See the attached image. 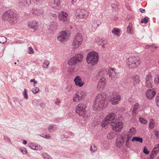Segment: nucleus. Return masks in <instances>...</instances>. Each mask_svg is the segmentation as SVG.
<instances>
[{"label": "nucleus", "mask_w": 159, "mask_h": 159, "mask_svg": "<svg viewBox=\"0 0 159 159\" xmlns=\"http://www.w3.org/2000/svg\"><path fill=\"white\" fill-rule=\"evenodd\" d=\"M152 81H146L145 85L146 86L149 88H151L152 87Z\"/></svg>", "instance_id": "37998d69"}, {"label": "nucleus", "mask_w": 159, "mask_h": 159, "mask_svg": "<svg viewBox=\"0 0 159 159\" xmlns=\"http://www.w3.org/2000/svg\"><path fill=\"white\" fill-rule=\"evenodd\" d=\"M51 18H53V20H55L57 18L56 15L55 14H51L50 15Z\"/></svg>", "instance_id": "052dcab7"}, {"label": "nucleus", "mask_w": 159, "mask_h": 159, "mask_svg": "<svg viewBox=\"0 0 159 159\" xmlns=\"http://www.w3.org/2000/svg\"><path fill=\"white\" fill-rule=\"evenodd\" d=\"M21 152L23 154H26L27 153V151L25 148H23L21 149Z\"/></svg>", "instance_id": "0e129e2a"}, {"label": "nucleus", "mask_w": 159, "mask_h": 159, "mask_svg": "<svg viewBox=\"0 0 159 159\" xmlns=\"http://www.w3.org/2000/svg\"><path fill=\"white\" fill-rule=\"evenodd\" d=\"M45 105V104L43 102H42L41 101L40 102L39 105V107H42L44 106Z\"/></svg>", "instance_id": "338daca9"}, {"label": "nucleus", "mask_w": 159, "mask_h": 159, "mask_svg": "<svg viewBox=\"0 0 159 159\" xmlns=\"http://www.w3.org/2000/svg\"><path fill=\"white\" fill-rule=\"evenodd\" d=\"M34 147V150H40L42 148V147L40 145L37 143L35 144Z\"/></svg>", "instance_id": "de8ad7c7"}, {"label": "nucleus", "mask_w": 159, "mask_h": 159, "mask_svg": "<svg viewBox=\"0 0 159 159\" xmlns=\"http://www.w3.org/2000/svg\"><path fill=\"white\" fill-rule=\"evenodd\" d=\"M143 152L146 154H148L149 153V152L148 150V149L146 148L145 147H144L143 150Z\"/></svg>", "instance_id": "e2e57ef3"}, {"label": "nucleus", "mask_w": 159, "mask_h": 159, "mask_svg": "<svg viewBox=\"0 0 159 159\" xmlns=\"http://www.w3.org/2000/svg\"><path fill=\"white\" fill-rule=\"evenodd\" d=\"M154 120L153 119H151L149 123V128L151 129H152L154 127Z\"/></svg>", "instance_id": "4c0bfd02"}, {"label": "nucleus", "mask_w": 159, "mask_h": 159, "mask_svg": "<svg viewBox=\"0 0 159 159\" xmlns=\"http://www.w3.org/2000/svg\"><path fill=\"white\" fill-rule=\"evenodd\" d=\"M92 30L94 32V31L96 30L97 27V25L96 24V22L95 21H93L92 23Z\"/></svg>", "instance_id": "c03bdc74"}, {"label": "nucleus", "mask_w": 159, "mask_h": 159, "mask_svg": "<svg viewBox=\"0 0 159 159\" xmlns=\"http://www.w3.org/2000/svg\"><path fill=\"white\" fill-rule=\"evenodd\" d=\"M68 14L65 12L62 11L58 15V18L60 20L62 21L63 22H65L67 21V19Z\"/></svg>", "instance_id": "dca6fc26"}, {"label": "nucleus", "mask_w": 159, "mask_h": 159, "mask_svg": "<svg viewBox=\"0 0 159 159\" xmlns=\"http://www.w3.org/2000/svg\"><path fill=\"white\" fill-rule=\"evenodd\" d=\"M35 144L34 143H30L28 144V146L30 148L34 150Z\"/></svg>", "instance_id": "603ef678"}, {"label": "nucleus", "mask_w": 159, "mask_h": 159, "mask_svg": "<svg viewBox=\"0 0 159 159\" xmlns=\"http://www.w3.org/2000/svg\"><path fill=\"white\" fill-rule=\"evenodd\" d=\"M41 102L40 99H34L32 102V104L33 105L37 107H39L40 102Z\"/></svg>", "instance_id": "c756f323"}, {"label": "nucleus", "mask_w": 159, "mask_h": 159, "mask_svg": "<svg viewBox=\"0 0 159 159\" xmlns=\"http://www.w3.org/2000/svg\"><path fill=\"white\" fill-rule=\"evenodd\" d=\"M98 55L97 52H91L88 54L86 60L88 64L94 66L98 62Z\"/></svg>", "instance_id": "423d86ee"}, {"label": "nucleus", "mask_w": 159, "mask_h": 159, "mask_svg": "<svg viewBox=\"0 0 159 159\" xmlns=\"http://www.w3.org/2000/svg\"><path fill=\"white\" fill-rule=\"evenodd\" d=\"M38 22L35 20H31L30 21L28 24V26L32 29L37 30L38 27Z\"/></svg>", "instance_id": "4be33fe9"}, {"label": "nucleus", "mask_w": 159, "mask_h": 159, "mask_svg": "<svg viewBox=\"0 0 159 159\" xmlns=\"http://www.w3.org/2000/svg\"><path fill=\"white\" fill-rule=\"evenodd\" d=\"M32 92L34 94H36L38 93L39 91V89L37 87H35L34 88H33L32 89Z\"/></svg>", "instance_id": "09e8293b"}, {"label": "nucleus", "mask_w": 159, "mask_h": 159, "mask_svg": "<svg viewBox=\"0 0 159 159\" xmlns=\"http://www.w3.org/2000/svg\"><path fill=\"white\" fill-rule=\"evenodd\" d=\"M132 25L131 23H129L128 26L127 28V32L128 33L132 34Z\"/></svg>", "instance_id": "c9c22d12"}, {"label": "nucleus", "mask_w": 159, "mask_h": 159, "mask_svg": "<svg viewBox=\"0 0 159 159\" xmlns=\"http://www.w3.org/2000/svg\"><path fill=\"white\" fill-rule=\"evenodd\" d=\"M37 4H40L42 3L43 0H32Z\"/></svg>", "instance_id": "13d9d810"}, {"label": "nucleus", "mask_w": 159, "mask_h": 159, "mask_svg": "<svg viewBox=\"0 0 159 159\" xmlns=\"http://www.w3.org/2000/svg\"><path fill=\"white\" fill-rule=\"evenodd\" d=\"M156 94V92L151 89H149L146 93V95L148 99H151L154 98Z\"/></svg>", "instance_id": "f3484780"}, {"label": "nucleus", "mask_w": 159, "mask_h": 159, "mask_svg": "<svg viewBox=\"0 0 159 159\" xmlns=\"http://www.w3.org/2000/svg\"><path fill=\"white\" fill-rule=\"evenodd\" d=\"M131 134H129L128 132H124L121 134L120 135V137L124 140V141L125 140H129L130 139L132 138Z\"/></svg>", "instance_id": "412c9836"}, {"label": "nucleus", "mask_w": 159, "mask_h": 159, "mask_svg": "<svg viewBox=\"0 0 159 159\" xmlns=\"http://www.w3.org/2000/svg\"><path fill=\"white\" fill-rule=\"evenodd\" d=\"M75 15L79 18L82 19V9H78L76 10Z\"/></svg>", "instance_id": "a878e982"}, {"label": "nucleus", "mask_w": 159, "mask_h": 159, "mask_svg": "<svg viewBox=\"0 0 159 159\" xmlns=\"http://www.w3.org/2000/svg\"><path fill=\"white\" fill-rule=\"evenodd\" d=\"M42 135H41V136L44 138L49 139L51 137L50 134H46L45 135L42 134Z\"/></svg>", "instance_id": "6e6d98bb"}, {"label": "nucleus", "mask_w": 159, "mask_h": 159, "mask_svg": "<svg viewBox=\"0 0 159 159\" xmlns=\"http://www.w3.org/2000/svg\"><path fill=\"white\" fill-rule=\"evenodd\" d=\"M125 146L128 148L130 147V143L129 142V140H126L125 141Z\"/></svg>", "instance_id": "864d4df0"}, {"label": "nucleus", "mask_w": 159, "mask_h": 159, "mask_svg": "<svg viewBox=\"0 0 159 159\" xmlns=\"http://www.w3.org/2000/svg\"><path fill=\"white\" fill-rule=\"evenodd\" d=\"M48 129L49 132H53L56 130L57 128L55 125H53L49 126Z\"/></svg>", "instance_id": "473e14b6"}, {"label": "nucleus", "mask_w": 159, "mask_h": 159, "mask_svg": "<svg viewBox=\"0 0 159 159\" xmlns=\"http://www.w3.org/2000/svg\"><path fill=\"white\" fill-rule=\"evenodd\" d=\"M126 63L128 68L134 69L139 65L140 63V60L138 56H130L126 59Z\"/></svg>", "instance_id": "39448f33"}, {"label": "nucleus", "mask_w": 159, "mask_h": 159, "mask_svg": "<svg viewBox=\"0 0 159 159\" xmlns=\"http://www.w3.org/2000/svg\"><path fill=\"white\" fill-rule=\"evenodd\" d=\"M109 97L112 105H116L119 103L121 98L120 95L115 92L110 93Z\"/></svg>", "instance_id": "1a4fd4ad"}, {"label": "nucleus", "mask_w": 159, "mask_h": 159, "mask_svg": "<svg viewBox=\"0 0 159 159\" xmlns=\"http://www.w3.org/2000/svg\"><path fill=\"white\" fill-rule=\"evenodd\" d=\"M124 144V140L119 137L116 140V146L119 148H120L123 146Z\"/></svg>", "instance_id": "aec40b11"}, {"label": "nucleus", "mask_w": 159, "mask_h": 159, "mask_svg": "<svg viewBox=\"0 0 159 159\" xmlns=\"http://www.w3.org/2000/svg\"><path fill=\"white\" fill-rule=\"evenodd\" d=\"M96 43L98 44V45L101 46L102 47H104L107 43L106 40L104 39H97L96 40Z\"/></svg>", "instance_id": "5701e85b"}, {"label": "nucleus", "mask_w": 159, "mask_h": 159, "mask_svg": "<svg viewBox=\"0 0 159 159\" xmlns=\"http://www.w3.org/2000/svg\"><path fill=\"white\" fill-rule=\"evenodd\" d=\"M106 83L105 79L104 77L102 78L99 81L97 88L100 91H102L104 88Z\"/></svg>", "instance_id": "ddd939ff"}, {"label": "nucleus", "mask_w": 159, "mask_h": 159, "mask_svg": "<svg viewBox=\"0 0 159 159\" xmlns=\"http://www.w3.org/2000/svg\"><path fill=\"white\" fill-rule=\"evenodd\" d=\"M30 82H34V86H35V84H37V81H35V80L34 79H32L30 80Z\"/></svg>", "instance_id": "69168bd1"}, {"label": "nucleus", "mask_w": 159, "mask_h": 159, "mask_svg": "<svg viewBox=\"0 0 159 159\" xmlns=\"http://www.w3.org/2000/svg\"><path fill=\"white\" fill-rule=\"evenodd\" d=\"M83 41L82 35L80 33L78 34L73 40L72 45V48L74 49L78 48L81 44Z\"/></svg>", "instance_id": "0eeeda50"}, {"label": "nucleus", "mask_w": 159, "mask_h": 159, "mask_svg": "<svg viewBox=\"0 0 159 159\" xmlns=\"http://www.w3.org/2000/svg\"><path fill=\"white\" fill-rule=\"evenodd\" d=\"M30 13L34 15L39 16L43 13V11L42 9L39 10L34 8L30 11Z\"/></svg>", "instance_id": "6ab92c4d"}, {"label": "nucleus", "mask_w": 159, "mask_h": 159, "mask_svg": "<svg viewBox=\"0 0 159 159\" xmlns=\"http://www.w3.org/2000/svg\"><path fill=\"white\" fill-rule=\"evenodd\" d=\"M83 57L82 55L77 54L68 60V64L70 66L75 65L78 62H81L83 60Z\"/></svg>", "instance_id": "6e6552de"}, {"label": "nucleus", "mask_w": 159, "mask_h": 159, "mask_svg": "<svg viewBox=\"0 0 159 159\" xmlns=\"http://www.w3.org/2000/svg\"><path fill=\"white\" fill-rule=\"evenodd\" d=\"M127 132L129 134H131L132 137L136 133V129L134 127H132Z\"/></svg>", "instance_id": "7c9ffc66"}, {"label": "nucleus", "mask_w": 159, "mask_h": 159, "mask_svg": "<svg viewBox=\"0 0 159 159\" xmlns=\"http://www.w3.org/2000/svg\"><path fill=\"white\" fill-rule=\"evenodd\" d=\"M156 101L157 105L159 107V93L157 94L156 98Z\"/></svg>", "instance_id": "5fc2aeb1"}, {"label": "nucleus", "mask_w": 159, "mask_h": 159, "mask_svg": "<svg viewBox=\"0 0 159 159\" xmlns=\"http://www.w3.org/2000/svg\"><path fill=\"white\" fill-rule=\"evenodd\" d=\"M74 81L75 84L79 87H82L84 84V82L82 81V79L79 76H76L74 79Z\"/></svg>", "instance_id": "2eb2a0df"}, {"label": "nucleus", "mask_w": 159, "mask_h": 159, "mask_svg": "<svg viewBox=\"0 0 159 159\" xmlns=\"http://www.w3.org/2000/svg\"><path fill=\"white\" fill-rule=\"evenodd\" d=\"M68 38V36L67 32L64 31L60 32L57 37V40L62 43L66 41Z\"/></svg>", "instance_id": "9b49d317"}, {"label": "nucleus", "mask_w": 159, "mask_h": 159, "mask_svg": "<svg viewBox=\"0 0 159 159\" xmlns=\"http://www.w3.org/2000/svg\"><path fill=\"white\" fill-rule=\"evenodd\" d=\"M159 151V144H157L155 145L154 148L152 150V153L150 155V158L153 159L155 157Z\"/></svg>", "instance_id": "a211bd4d"}, {"label": "nucleus", "mask_w": 159, "mask_h": 159, "mask_svg": "<svg viewBox=\"0 0 159 159\" xmlns=\"http://www.w3.org/2000/svg\"><path fill=\"white\" fill-rule=\"evenodd\" d=\"M106 99V96L104 93L98 94L95 98V101L93 106V110L94 111H100L104 106V103Z\"/></svg>", "instance_id": "7ed1b4c3"}, {"label": "nucleus", "mask_w": 159, "mask_h": 159, "mask_svg": "<svg viewBox=\"0 0 159 159\" xmlns=\"http://www.w3.org/2000/svg\"><path fill=\"white\" fill-rule=\"evenodd\" d=\"M2 18L3 20L7 21L11 25L16 23L18 20L14 11L11 10L5 11L2 16Z\"/></svg>", "instance_id": "f03ea898"}, {"label": "nucleus", "mask_w": 159, "mask_h": 159, "mask_svg": "<svg viewBox=\"0 0 159 159\" xmlns=\"http://www.w3.org/2000/svg\"><path fill=\"white\" fill-rule=\"evenodd\" d=\"M86 107L85 104L80 103L76 106L75 108L76 114L79 116L82 117L86 121L88 120L89 116V115L85 110Z\"/></svg>", "instance_id": "20e7f679"}, {"label": "nucleus", "mask_w": 159, "mask_h": 159, "mask_svg": "<svg viewBox=\"0 0 159 159\" xmlns=\"http://www.w3.org/2000/svg\"><path fill=\"white\" fill-rule=\"evenodd\" d=\"M98 150L97 147L94 144H92L90 147V150L92 152H96Z\"/></svg>", "instance_id": "ea45409f"}, {"label": "nucleus", "mask_w": 159, "mask_h": 159, "mask_svg": "<svg viewBox=\"0 0 159 159\" xmlns=\"http://www.w3.org/2000/svg\"><path fill=\"white\" fill-rule=\"evenodd\" d=\"M61 137L62 141H65L67 139V136L65 135H61Z\"/></svg>", "instance_id": "4d7b16f0"}, {"label": "nucleus", "mask_w": 159, "mask_h": 159, "mask_svg": "<svg viewBox=\"0 0 159 159\" xmlns=\"http://www.w3.org/2000/svg\"><path fill=\"white\" fill-rule=\"evenodd\" d=\"M133 83L135 87L138 86L139 84L140 80L139 77L138 75H134L133 76Z\"/></svg>", "instance_id": "b1692460"}, {"label": "nucleus", "mask_w": 159, "mask_h": 159, "mask_svg": "<svg viewBox=\"0 0 159 159\" xmlns=\"http://www.w3.org/2000/svg\"><path fill=\"white\" fill-rule=\"evenodd\" d=\"M131 141H136V142H139L142 143L143 142V140L142 138L138 137H134L133 138Z\"/></svg>", "instance_id": "c85d7f7f"}, {"label": "nucleus", "mask_w": 159, "mask_h": 159, "mask_svg": "<svg viewBox=\"0 0 159 159\" xmlns=\"http://www.w3.org/2000/svg\"><path fill=\"white\" fill-rule=\"evenodd\" d=\"M123 119L121 116L115 117L114 113L110 114L102 120L101 126L105 128L108 124H110L114 130L119 132L123 127Z\"/></svg>", "instance_id": "f257e3e1"}, {"label": "nucleus", "mask_w": 159, "mask_h": 159, "mask_svg": "<svg viewBox=\"0 0 159 159\" xmlns=\"http://www.w3.org/2000/svg\"><path fill=\"white\" fill-rule=\"evenodd\" d=\"M7 41V39L4 36H0V43L3 44Z\"/></svg>", "instance_id": "79ce46f5"}, {"label": "nucleus", "mask_w": 159, "mask_h": 159, "mask_svg": "<svg viewBox=\"0 0 159 159\" xmlns=\"http://www.w3.org/2000/svg\"><path fill=\"white\" fill-rule=\"evenodd\" d=\"M106 71L107 72V74L111 79L116 78L117 77V73L114 68H110L106 69Z\"/></svg>", "instance_id": "f8f14e48"}, {"label": "nucleus", "mask_w": 159, "mask_h": 159, "mask_svg": "<svg viewBox=\"0 0 159 159\" xmlns=\"http://www.w3.org/2000/svg\"><path fill=\"white\" fill-rule=\"evenodd\" d=\"M30 0H20L19 4L21 7H23L30 4Z\"/></svg>", "instance_id": "393cba45"}, {"label": "nucleus", "mask_w": 159, "mask_h": 159, "mask_svg": "<svg viewBox=\"0 0 159 159\" xmlns=\"http://www.w3.org/2000/svg\"><path fill=\"white\" fill-rule=\"evenodd\" d=\"M34 51L33 48L31 47H29L28 48V52L30 54H31L34 53Z\"/></svg>", "instance_id": "680f3d73"}, {"label": "nucleus", "mask_w": 159, "mask_h": 159, "mask_svg": "<svg viewBox=\"0 0 159 159\" xmlns=\"http://www.w3.org/2000/svg\"><path fill=\"white\" fill-rule=\"evenodd\" d=\"M140 107L139 105V103H136L134 105L133 110V112L134 113H136L137 110L139 109Z\"/></svg>", "instance_id": "2f4dec72"}, {"label": "nucleus", "mask_w": 159, "mask_h": 159, "mask_svg": "<svg viewBox=\"0 0 159 159\" xmlns=\"http://www.w3.org/2000/svg\"><path fill=\"white\" fill-rule=\"evenodd\" d=\"M89 13L87 11L82 9V19H86L88 17L89 15Z\"/></svg>", "instance_id": "bb28decb"}, {"label": "nucleus", "mask_w": 159, "mask_h": 159, "mask_svg": "<svg viewBox=\"0 0 159 159\" xmlns=\"http://www.w3.org/2000/svg\"><path fill=\"white\" fill-rule=\"evenodd\" d=\"M42 155L44 159H52L47 153H43L42 154Z\"/></svg>", "instance_id": "a19ab883"}, {"label": "nucleus", "mask_w": 159, "mask_h": 159, "mask_svg": "<svg viewBox=\"0 0 159 159\" xmlns=\"http://www.w3.org/2000/svg\"><path fill=\"white\" fill-rule=\"evenodd\" d=\"M139 121L141 123L144 124H146L147 122V120L141 117L139 118Z\"/></svg>", "instance_id": "3c124183"}, {"label": "nucleus", "mask_w": 159, "mask_h": 159, "mask_svg": "<svg viewBox=\"0 0 159 159\" xmlns=\"http://www.w3.org/2000/svg\"><path fill=\"white\" fill-rule=\"evenodd\" d=\"M58 26L57 22H52L50 25V28L52 30H55L58 28Z\"/></svg>", "instance_id": "cd10ccee"}, {"label": "nucleus", "mask_w": 159, "mask_h": 159, "mask_svg": "<svg viewBox=\"0 0 159 159\" xmlns=\"http://www.w3.org/2000/svg\"><path fill=\"white\" fill-rule=\"evenodd\" d=\"M149 18L148 17H146L143 18L141 20V23H142L147 24Z\"/></svg>", "instance_id": "a18cd8bd"}, {"label": "nucleus", "mask_w": 159, "mask_h": 159, "mask_svg": "<svg viewBox=\"0 0 159 159\" xmlns=\"http://www.w3.org/2000/svg\"><path fill=\"white\" fill-rule=\"evenodd\" d=\"M50 5L53 8L58 9L60 7L59 0H50Z\"/></svg>", "instance_id": "4468645a"}, {"label": "nucleus", "mask_w": 159, "mask_h": 159, "mask_svg": "<svg viewBox=\"0 0 159 159\" xmlns=\"http://www.w3.org/2000/svg\"><path fill=\"white\" fill-rule=\"evenodd\" d=\"M152 76L151 73L148 74L146 77V81H152Z\"/></svg>", "instance_id": "f704fd0d"}, {"label": "nucleus", "mask_w": 159, "mask_h": 159, "mask_svg": "<svg viewBox=\"0 0 159 159\" xmlns=\"http://www.w3.org/2000/svg\"><path fill=\"white\" fill-rule=\"evenodd\" d=\"M24 98L25 99L28 98V96L27 94V90L26 89H24V91L23 93Z\"/></svg>", "instance_id": "8fccbe9b"}, {"label": "nucleus", "mask_w": 159, "mask_h": 159, "mask_svg": "<svg viewBox=\"0 0 159 159\" xmlns=\"http://www.w3.org/2000/svg\"><path fill=\"white\" fill-rule=\"evenodd\" d=\"M96 23L98 27L101 24V22L100 21H97L96 22Z\"/></svg>", "instance_id": "774afa93"}, {"label": "nucleus", "mask_w": 159, "mask_h": 159, "mask_svg": "<svg viewBox=\"0 0 159 159\" xmlns=\"http://www.w3.org/2000/svg\"><path fill=\"white\" fill-rule=\"evenodd\" d=\"M154 83L156 84L159 83V75H156L154 79Z\"/></svg>", "instance_id": "49530a36"}, {"label": "nucleus", "mask_w": 159, "mask_h": 159, "mask_svg": "<svg viewBox=\"0 0 159 159\" xmlns=\"http://www.w3.org/2000/svg\"><path fill=\"white\" fill-rule=\"evenodd\" d=\"M115 136V133L113 132H110L108 134L107 136V138L109 139H113Z\"/></svg>", "instance_id": "58836bf2"}, {"label": "nucleus", "mask_w": 159, "mask_h": 159, "mask_svg": "<svg viewBox=\"0 0 159 159\" xmlns=\"http://www.w3.org/2000/svg\"><path fill=\"white\" fill-rule=\"evenodd\" d=\"M87 95V93L85 91H82L75 93V96L73 98V101L78 102L84 98Z\"/></svg>", "instance_id": "9d476101"}, {"label": "nucleus", "mask_w": 159, "mask_h": 159, "mask_svg": "<svg viewBox=\"0 0 159 159\" xmlns=\"http://www.w3.org/2000/svg\"><path fill=\"white\" fill-rule=\"evenodd\" d=\"M112 33L117 36L120 35V30L117 28H114L112 31Z\"/></svg>", "instance_id": "e433bc0d"}, {"label": "nucleus", "mask_w": 159, "mask_h": 159, "mask_svg": "<svg viewBox=\"0 0 159 159\" xmlns=\"http://www.w3.org/2000/svg\"><path fill=\"white\" fill-rule=\"evenodd\" d=\"M50 63L49 61L48 60H45L43 63L42 66L43 68H48V65Z\"/></svg>", "instance_id": "72a5a7b5"}, {"label": "nucleus", "mask_w": 159, "mask_h": 159, "mask_svg": "<svg viewBox=\"0 0 159 159\" xmlns=\"http://www.w3.org/2000/svg\"><path fill=\"white\" fill-rule=\"evenodd\" d=\"M54 103L57 105H59L61 103V101L59 99L57 98L54 101Z\"/></svg>", "instance_id": "bf43d9fd"}]
</instances>
